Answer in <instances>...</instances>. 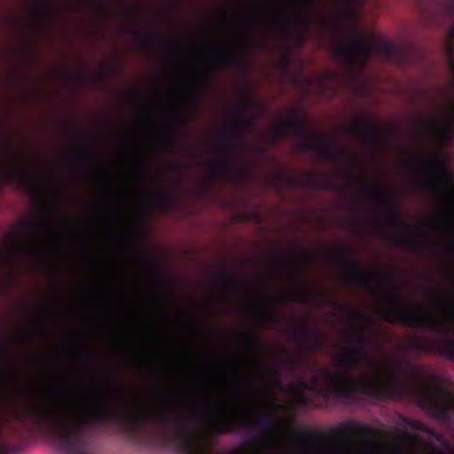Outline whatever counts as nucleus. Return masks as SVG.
<instances>
[{"instance_id":"obj_31","label":"nucleus","mask_w":454,"mask_h":454,"mask_svg":"<svg viewBox=\"0 0 454 454\" xmlns=\"http://www.w3.org/2000/svg\"><path fill=\"white\" fill-rule=\"evenodd\" d=\"M206 93V87L204 84H196L193 87L192 97L198 105H202Z\"/></svg>"},{"instance_id":"obj_21","label":"nucleus","mask_w":454,"mask_h":454,"mask_svg":"<svg viewBox=\"0 0 454 454\" xmlns=\"http://www.w3.org/2000/svg\"><path fill=\"white\" fill-rule=\"evenodd\" d=\"M208 59L216 61V63L223 65V67H235V65H241L242 63L238 54L229 52V51H220L209 56Z\"/></svg>"},{"instance_id":"obj_8","label":"nucleus","mask_w":454,"mask_h":454,"mask_svg":"<svg viewBox=\"0 0 454 454\" xmlns=\"http://www.w3.org/2000/svg\"><path fill=\"white\" fill-rule=\"evenodd\" d=\"M296 342L301 349V356L291 354L288 348H280V353L284 356V361L288 366H299V364H308L311 353L317 349H322L325 346V340L322 333L313 332L309 328V322L307 320L300 330H294Z\"/></svg>"},{"instance_id":"obj_13","label":"nucleus","mask_w":454,"mask_h":454,"mask_svg":"<svg viewBox=\"0 0 454 454\" xmlns=\"http://www.w3.org/2000/svg\"><path fill=\"white\" fill-rule=\"evenodd\" d=\"M287 183L292 185H303L309 189H335L333 178L330 176H320L319 173H305L301 180L295 176H288Z\"/></svg>"},{"instance_id":"obj_14","label":"nucleus","mask_w":454,"mask_h":454,"mask_svg":"<svg viewBox=\"0 0 454 454\" xmlns=\"http://www.w3.org/2000/svg\"><path fill=\"white\" fill-rule=\"evenodd\" d=\"M207 171L215 181V179H218L222 172H225V174H229L230 176H234V177H244L247 174V171L244 170V168L231 163L229 158H222L218 161H215V163L209 165Z\"/></svg>"},{"instance_id":"obj_32","label":"nucleus","mask_w":454,"mask_h":454,"mask_svg":"<svg viewBox=\"0 0 454 454\" xmlns=\"http://www.w3.org/2000/svg\"><path fill=\"white\" fill-rule=\"evenodd\" d=\"M67 80L69 82H73V83H82V82H85V80H89L92 85H97L98 79H94V77H88V75H85V74L78 73L75 74V75H67Z\"/></svg>"},{"instance_id":"obj_5","label":"nucleus","mask_w":454,"mask_h":454,"mask_svg":"<svg viewBox=\"0 0 454 454\" xmlns=\"http://www.w3.org/2000/svg\"><path fill=\"white\" fill-rule=\"evenodd\" d=\"M2 176L4 181H10L23 187L26 192L35 199L41 207L40 216L29 221H22L21 225L33 231H49L51 224V207L43 200V187L39 176L26 167L23 158L15 153L12 161L4 168Z\"/></svg>"},{"instance_id":"obj_18","label":"nucleus","mask_w":454,"mask_h":454,"mask_svg":"<svg viewBox=\"0 0 454 454\" xmlns=\"http://www.w3.org/2000/svg\"><path fill=\"white\" fill-rule=\"evenodd\" d=\"M408 424L413 429L425 432V434H427L430 437L435 439V441L440 442L441 445H443V447H450V442L448 440H446L444 434H442V433H439V431H435V429L431 428V427H428V425H425V423H421V421H418V419H409Z\"/></svg>"},{"instance_id":"obj_25","label":"nucleus","mask_w":454,"mask_h":454,"mask_svg":"<svg viewBox=\"0 0 454 454\" xmlns=\"http://www.w3.org/2000/svg\"><path fill=\"white\" fill-rule=\"evenodd\" d=\"M254 307L262 312L264 319L269 323H276V321H279V312L274 309L273 305L271 302H269V301L266 302H255Z\"/></svg>"},{"instance_id":"obj_9","label":"nucleus","mask_w":454,"mask_h":454,"mask_svg":"<svg viewBox=\"0 0 454 454\" xmlns=\"http://www.w3.org/2000/svg\"><path fill=\"white\" fill-rule=\"evenodd\" d=\"M125 406L129 411L127 418L133 426H140L146 419L159 420L162 424H174L183 419L176 410H170L165 404H138L129 400L125 402Z\"/></svg>"},{"instance_id":"obj_37","label":"nucleus","mask_w":454,"mask_h":454,"mask_svg":"<svg viewBox=\"0 0 454 454\" xmlns=\"http://www.w3.org/2000/svg\"><path fill=\"white\" fill-rule=\"evenodd\" d=\"M257 44L255 43H253V41H248V39H243V41L240 42V47L243 50H246L248 51V50L254 49Z\"/></svg>"},{"instance_id":"obj_52","label":"nucleus","mask_w":454,"mask_h":454,"mask_svg":"<svg viewBox=\"0 0 454 454\" xmlns=\"http://www.w3.org/2000/svg\"><path fill=\"white\" fill-rule=\"evenodd\" d=\"M447 223H453V220H452V218H449V219L447 220Z\"/></svg>"},{"instance_id":"obj_44","label":"nucleus","mask_w":454,"mask_h":454,"mask_svg":"<svg viewBox=\"0 0 454 454\" xmlns=\"http://www.w3.org/2000/svg\"><path fill=\"white\" fill-rule=\"evenodd\" d=\"M302 39H303V35H296V42H297V43H301Z\"/></svg>"},{"instance_id":"obj_28","label":"nucleus","mask_w":454,"mask_h":454,"mask_svg":"<svg viewBox=\"0 0 454 454\" xmlns=\"http://www.w3.org/2000/svg\"><path fill=\"white\" fill-rule=\"evenodd\" d=\"M284 255L288 258H293V260H297L298 262H306V260H309L310 257L311 253H309L308 249H302V247H296V246H293V247H290Z\"/></svg>"},{"instance_id":"obj_34","label":"nucleus","mask_w":454,"mask_h":454,"mask_svg":"<svg viewBox=\"0 0 454 454\" xmlns=\"http://www.w3.org/2000/svg\"><path fill=\"white\" fill-rule=\"evenodd\" d=\"M333 305L338 309H342V311H352L353 315L356 317H358L359 318H364V316L362 314V312L353 310L352 307L348 306V304H342V302H336V301H333Z\"/></svg>"},{"instance_id":"obj_6","label":"nucleus","mask_w":454,"mask_h":454,"mask_svg":"<svg viewBox=\"0 0 454 454\" xmlns=\"http://www.w3.org/2000/svg\"><path fill=\"white\" fill-rule=\"evenodd\" d=\"M360 191L365 196L372 197L376 204H380L385 208L384 215L376 219V223L380 227H395V229H397V232L394 236H387V239L395 246L415 250L416 245L409 233L411 226H405L403 230V224L400 221L401 212L395 205L394 196L384 190L379 183L374 182L363 183Z\"/></svg>"},{"instance_id":"obj_51","label":"nucleus","mask_w":454,"mask_h":454,"mask_svg":"<svg viewBox=\"0 0 454 454\" xmlns=\"http://www.w3.org/2000/svg\"><path fill=\"white\" fill-rule=\"evenodd\" d=\"M12 346V344H11V342H8V343L6 344V347H7L9 349H11Z\"/></svg>"},{"instance_id":"obj_35","label":"nucleus","mask_w":454,"mask_h":454,"mask_svg":"<svg viewBox=\"0 0 454 454\" xmlns=\"http://www.w3.org/2000/svg\"><path fill=\"white\" fill-rule=\"evenodd\" d=\"M283 22H291L292 24H296V22H305L302 14H299V12H294V14H286V16L282 19Z\"/></svg>"},{"instance_id":"obj_38","label":"nucleus","mask_w":454,"mask_h":454,"mask_svg":"<svg viewBox=\"0 0 454 454\" xmlns=\"http://www.w3.org/2000/svg\"><path fill=\"white\" fill-rule=\"evenodd\" d=\"M193 442H192V440H183L181 442V447L182 449H184V450H192L193 449Z\"/></svg>"},{"instance_id":"obj_11","label":"nucleus","mask_w":454,"mask_h":454,"mask_svg":"<svg viewBox=\"0 0 454 454\" xmlns=\"http://www.w3.org/2000/svg\"><path fill=\"white\" fill-rule=\"evenodd\" d=\"M264 108L263 104H261V102H257V100H254L251 98H244L239 106L240 114L235 122L229 125L226 135L222 142L224 145H231V143L238 141V139H243L244 136L253 129L254 124V119L248 117L246 111H248V109Z\"/></svg>"},{"instance_id":"obj_24","label":"nucleus","mask_w":454,"mask_h":454,"mask_svg":"<svg viewBox=\"0 0 454 454\" xmlns=\"http://www.w3.org/2000/svg\"><path fill=\"white\" fill-rule=\"evenodd\" d=\"M36 248H38V246L31 243L26 234H18L12 252H14V254H22V255H27V254H32V252L36 250Z\"/></svg>"},{"instance_id":"obj_41","label":"nucleus","mask_w":454,"mask_h":454,"mask_svg":"<svg viewBox=\"0 0 454 454\" xmlns=\"http://www.w3.org/2000/svg\"><path fill=\"white\" fill-rule=\"evenodd\" d=\"M291 59L289 56H284L281 59V63L284 67H288L290 65Z\"/></svg>"},{"instance_id":"obj_27","label":"nucleus","mask_w":454,"mask_h":454,"mask_svg":"<svg viewBox=\"0 0 454 454\" xmlns=\"http://www.w3.org/2000/svg\"><path fill=\"white\" fill-rule=\"evenodd\" d=\"M125 32L127 34H130L137 40H138L144 47H152L153 43H155L156 37L152 35H143V33H139L137 29H133V27H126Z\"/></svg>"},{"instance_id":"obj_10","label":"nucleus","mask_w":454,"mask_h":454,"mask_svg":"<svg viewBox=\"0 0 454 454\" xmlns=\"http://www.w3.org/2000/svg\"><path fill=\"white\" fill-rule=\"evenodd\" d=\"M345 133L353 136L365 146H380L383 137V127L371 117H361L358 121L344 125Z\"/></svg>"},{"instance_id":"obj_40","label":"nucleus","mask_w":454,"mask_h":454,"mask_svg":"<svg viewBox=\"0 0 454 454\" xmlns=\"http://www.w3.org/2000/svg\"><path fill=\"white\" fill-rule=\"evenodd\" d=\"M251 363L252 364H254V366H255L256 368H259V369H265L262 362H261V360H258V358H253L251 360Z\"/></svg>"},{"instance_id":"obj_39","label":"nucleus","mask_w":454,"mask_h":454,"mask_svg":"<svg viewBox=\"0 0 454 454\" xmlns=\"http://www.w3.org/2000/svg\"><path fill=\"white\" fill-rule=\"evenodd\" d=\"M31 10L36 17H42L45 12L43 6H32Z\"/></svg>"},{"instance_id":"obj_33","label":"nucleus","mask_w":454,"mask_h":454,"mask_svg":"<svg viewBox=\"0 0 454 454\" xmlns=\"http://www.w3.org/2000/svg\"><path fill=\"white\" fill-rule=\"evenodd\" d=\"M20 449V444H11V442H4L0 444V454H16Z\"/></svg>"},{"instance_id":"obj_20","label":"nucleus","mask_w":454,"mask_h":454,"mask_svg":"<svg viewBox=\"0 0 454 454\" xmlns=\"http://www.w3.org/2000/svg\"><path fill=\"white\" fill-rule=\"evenodd\" d=\"M168 123L172 131V135L171 137L167 138V140H164V145L167 146L168 149H176V147L178 146L180 143V137L178 133L184 122L183 121H181V119L174 117L173 119H168Z\"/></svg>"},{"instance_id":"obj_12","label":"nucleus","mask_w":454,"mask_h":454,"mask_svg":"<svg viewBox=\"0 0 454 454\" xmlns=\"http://www.w3.org/2000/svg\"><path fill=\"white\" fill-rule=\"evenodd\" d=\"M250 421L247 417L231 415L227 406H222L221 413L216 417L210 427L213 434H223V432H233L239 427H248Z\"/></svg>"},{"instance_id":"obj_50","label":"nucleus","mask_w":454,"mask_h":454,"mask_svg":"<svg viewBox=\"0 0 454 454\" xmlns=\"http://www.w3.org/2000/svg\"><path fill=\"white\" fill-rule=\"evenodd\" d=\"M427 241L429 243V244H434L433 239H429V238H427Z\"/></svg>"},{"instance_id":"obj_2","label":"nucleus","mask_w":454,"mask_h":454,"mask_svg":"<svg viewBox=\"0 0 454 454\" xmlns=\"http://www.w3.org/2000/svg\"><path fill=\"white\" fill-rule=\"evenodd\" d=\"M23 416L37 429L43 430L58 447L72 454H82L90 427L124 418L106 396L71 402L53 395H42L35 402L26 404Z\"/></svg>"},{"instance_id":"obj_16","label":"nucleus","mask_w":454,"mask_h":454,"mask_svg":"<svg viewBox=\"0 0 454 454\" xmlns=\"http://www.w3.org/2000/svg\"><path fill=\"white\" fill-rule=\"evenodd\" d=\"M176 200V197L172 190H167V192H157V193H151L148 196V202L154 207L163 208L168 210L173 207Z\"/></svg>"},{"instance_id":"obj_49","label":"nucleus","mask_w":454,"mask_h":454,"mask_svg":"<svg viewBox=\"0 0 454 454\" xmlns=\"http://www.w3.org/2000/svg\"><path fill=\"white\" fill-rule=\"evenodd\" d=\"M255 441V438H254V436H251L250 438H248V442H254Z\"/></svg>"},{"instance_id":"obj_19","label":"nucleus","mask_w":454,"mask_h":454,"mask_svg":"<svg viewBox=\"0 0 454 454\" xmlns=\"http://www.w3.org/2000/svg\"><path fill=\"white\" fill-rule=\"evenodd\" d=\"M215 282L218 286H222V288H234V286L246 288L247 286V282L239 279V278H234V276H231L228 272L217 274L215 278Z\"/></svg>"},{"instance_id":"obj_53","label":"nucleus","mask_w":454,"mask_h":454,"mask_svg":"<svg viewBox=\"0 0 454 454\" xmlns=\"http://www.w3.org/2000/svg\"><path fill=\"white\" fill-rule=\"evenodd\" d=\"M283 35H287V31H282Z\"/></svg>"},{"instance_id":"obj_45","label":"nucleus","mask_w":454,"mask_h":454,"mask_svg":"<svg viewBox=\"0 0 454 454\" xmlns=\"http://www.w3.org/2000/svg\"><path fill=\"white\" fill-rule=\"evenodd\" d=\"M447 249L449 252H454V245L453 243H449V245L447 246Z\"/></svg>"},{"instance_id":"obj_58","label":"nucleus","mask_w":454,"mask_h":454,"mask_svg":"<svg viewBox=\"0 0 454 454\" xmlns=\"http://www.w3.org/2000/svg\"><path fill=\"white\" fill-rule=\"evenodd\" d=\"M452 69H453V72H454V62L452 63Z\"/></svg>"},{"instance_id":"obj_54","label":"nucleus","mask_w":454,"mask_h":454,"mask_svg":"<svg viewBox=\"0 0 454 454\" xmlns=\"http://www.w3.org/2000/svg\"><path fill=\"white\" fill-rule=\"evenodd\" d=\"M145 177H146L145 175H141L142 179H145Z\"/></svg>"},{"instance_id":"obj_55","label":"nucleus","mask_w":454,"mask_h":454,"mask_svg":"<svg viewBox=\"0 0 454 454\" xmlns=\"http://www.w3.org/2000/svg\"><path fill=\"white\" fill-rule=\"evenodd\" d=\"M379 348H380V349H382L383 345L382 344H379Z\"/></svg>"},{"instance_id":"obj_7","label":"nucleus","mask_w":454,"mask_h":454,"mask_svg":"<svg viewBox=\"0 0 454 454\" xmlns=\"http://www.w3.org/2000/svg\"><path fill=\"white\" fill-rule=\"evenodd\" d=\"M396 49L390 43H369L362 35H354L348 41L337 44L333 49V55L347 68L360 67L364 68L374 53H381L384 57H392Z\"/></svg>"},{"instance_id":"obj_3","label":"nucleus","mask_w":454,"mask_h":454,"mask_svg":"<svg viewBox=\"0 0 454 454\" xmlns=\"http://www.w3.org/2000/svg\"><path fill=\"white\" fill-rule=\"evenodd\" d=\"M333 255L339 263L348 267V278L360 283L363 286H370L372 283H392V291H387L383 297L389 303L382 311L385 320L400 323L413 328H425L441 334L439 339H412L407 347L419 353H438L454 361V309L449 307L444 317H428L417 309L407 305V299L401 287L396 286L397 278L389 274H380L374 270H363L357 259L350 255L349 247L339 245L333 251Z\"/></svg>"},{"instance_id":"obj_36","label":"nucleus","mask_w":454,"mask_h":454,"mask_svg":"<svg viewBox=\"0 0 454 454\" xmlns=\"http://www.w3.org/2000/svg\"><path fill=\"white\" fill-rule=\"evenodd\" d=\"M151 278L154 282L163 283L166 280V276L163 274V272H161V270H153L151 272Z\"/></svg>"},{"instance_id":"obj_22","label":"nucleus","mask_w":454,"mask_h":454,"mask_svg":"<svg viewBox=\"0 0 454 454\" xmlns=\"http://www.w3.org/2000/svg\"><path fill=\"white\" fill-rule=\"evenodd\" d=\"M278 426L272 413H262L257 420L256 429L260 434L276 432Z\"/></svg>"},{"instance_id":"obj_29","label":"nucleus","mask_w":454,"mask_h":454,"mask_svg":"<svg viewBox=\"0 0 454 454\" xmlns=\"http://www.w3.org/2000/svg\"><path fill=\"white\" fill-rule=\"evenodd\" d=\"M243 343L249 348L254 349L257 346H262V342L257 333H249L248 335H241Z\"/></svg>"},{"instance_id":"obj_57","label":"nucleus","mask_w":454,"mask_h":454,"mask_svg":"<svg viewBox=\"0 0 454 454\" xmlns=\"http://www.w3.org/2000/svg\"><path fill=\"white\" fill-rule=\"evenodd\" d=\"M277 383L278 384V386H282L281 381H277Z\"/></svg>"},{"instance_id":"obj_30","label":"nucleus","mask_w":454,"mask_h":454,"mask_svg":"<svg viewBox=\"0 0 454 454\" xmlns=\"http://www.w3.org/2000/svg\"><path fill=\"white\" fill-rule=\"evenodd\" d=\"M434 163L435 170L439 174V176H441V177H443V179L451 181L452 174L449 167H447L446 163H444V161H441V160H434Z\"/></svg>"},{"instance_id":"obj_26","label":"nucleus","mask_w":454,"mask_h":454,"mask_svg":"<svg viewBox=\"0 0 454 454\" xmlns=\"http://www.w3.org/2000/svg\"><path fill=\"white\" fill-rule=\"evenodd\" d=\"M67 160L74 166H89L90 157L84 150H72L67 155Z\"/></svg>"},{"instance_id":"obj_59","label":"nucleus","mask_w":454,"mask_h":454,"mask_svg":"<svg viewBox=\"0 0 454 454\" xmlns=\"http://www.w3.org/2000/svg\"><path fill=\"white\" fill-rule=\"evenodd\" d=\"M0 288H2V286H1V284H0Z\"/></svg>"},{"instance_id":"obj_43","label":"nucleus","mask_w":454,"mask_h":454,"mask_svg":"<svg viewBox=\"0 0 454 454\" xmlns=\"http://www.w3.org/2000/svg\"><path fill=\"white\" fill-rule=\"evenodd\" d=\"M282 176H275L274 178H270V182L271 184H279V181H281Z\"/></svg>"},{"instance_id":"obj_17","label":"nucleus","mask_w":454,"mask_h":454,"mask_svg":"<svg viewBox=\"0 0 454 454\" xmlns=\"http://www.w3.org/2000/svg\"><path fill=\"white\" fill-rule=\"evenodd\" d=\"M338 431L340 435H367V434L373 432V428L369 425H359L356 421L348 419V421L340 423Z\"/></svg>"},{"instance_id":"obj_56","label":"nucleus","mask_w":454,"mask_h":454,"mask_svg":"<svg viewBox=\"0 0 454 454\" xmlns=\"http://www.w3.org/2000/svg\"><path fill=\"white\" fill-rule=\"evenodd\" d=\"M264 148H262V146H259V150L260 151H263Z\"/></svg>"},{"instance_id":"obj_23","label":"nucleus","mask_w":454,"mask_h":454,"mask_svg":"<svg viewBox=\"0 0 454 454\" xmlns=\"http://www.w3.org/2000/svg\"><path fill=\"white\" fill-rule=\"evenodd\" d=\"M321 380L320 375L318 373H314L309 383L308 381H304L301 380L298 385V387H294V385H287L286 387V391H299L301 399H305L304 390L309 389V391H317L319 389V381Z\"/></svg>"},{"instance_id":"obj_46","label":"nucleus","mask_w":454,"mask_h":454,"mask_svg":"<svg viewBox=\"0 0 454 454\" xmlns=\"http://www.w3.org/2000/svg\"><path fill=\"white\" fill-rule=\"evenodd\" d=\"M307 4H309V5H314V4H317V0H305Z\"/></svg>"},{"instance_id":"obj_1","label":"nucleus","mask_w":454,"mask_h":454,"mask_svg":"<svg viewBox=\"0 0 454 454\" xmlns=\"http://www.w3.org/2000/svg\"><path fill=\"white\" fill-rule=\"evenodd\" d=\"M349 334L355 344L345 347L339 356L343 369L333 373L322 370L325 393L333 394L344 403H354L358 393L392 399L417 397L421 407L437 414V375H432L431 383L425 381L424 368L411 362H407V372L397 364L393 373H386L382 360L369 353L372 339L366 330H352Z\"/></svg>"},{"instance_id":"obj_4","label":"nucleus","mask_w":454,"mask_h":454,"mask_svg":"<svg viewBox=\"0 0 454 454\" xmlns=\"http://www.w3.org/2000/svg\"><path fill=\"white\" fill-rule=\"evenodd\" d=\"M282 136H294L301 149L315 151L322 159L341 160V159L350 158L348 153L338 148L332 137L308 130L297 110H293L271 132L268 133L267 139L270 145H277Z\"/></svg>"},{"instance_id":"obj_42","label":"nucleus","mask_w":454,"mask_h":454,"mask_svg":"<svg viewBox=\"0 0 454 454\" xmlns=\"http://www.w3.org/2000/svg\"><path fill=\"white\" fill-rule=\"evenodd\" d=\"M298 437L301 439V441H309L310 439V436H308V434H302V433H300Z\"/></svg>"},{"instance_id":"obj_48","label":"nucleus","mask_w":454,"mask_h":454,"mask_svg":"<svg viewBox=\"0 0 454 454\" xmlns=\"http://www.w3.org/2000/svg\"><path fill=\"white\" fill-rule=\"evenodd\" d=\"M240 219L244 221V219H248L247 215H240Z\"/></svg>"},{"instance_id":"obj_47","label":"nucleus","mask_w":454,"mask_h":454,"mask_svg":"<svg viewBox=\"0 0 454 454\" xmlns=\"http://www.w3.org/2000/svg\"><path fill=\"white\" fill-rule=\"evenodd\" d=\"M263 24L269 25L270 27H275L276 23H270V21H264Z\"/></svg>"},{"instance_id":"obj_15","label":"nucleus","mask_w":454,"mask_h":454,"mask_svg":"<svg viewBox=\"0 0 454 454\" xmlns=\"http://www.w3.org/2000/svg\"><path fill=\"white\" fill-rule=\"evenodd\" d=\"M307 298L308 300H313L317 303H324L325 300H328L325 294L317 293L313 287H309L307 284H302L301 288L296 293H289V294H283L280 296L281 301H294V300H302Z\"/></svg>"}]
</instances>
